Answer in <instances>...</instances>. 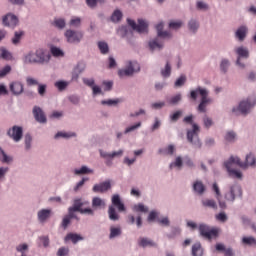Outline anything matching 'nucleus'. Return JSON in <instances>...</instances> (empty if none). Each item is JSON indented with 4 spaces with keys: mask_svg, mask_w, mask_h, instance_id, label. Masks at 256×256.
<instances>
[{
    "mask_svg": "<svg viewBox=\"0 0 256 256\" xmlns=\"http://www.w3.org/2000/svg\"><path fill=\"white\" fill-rule=\"evenodd\" d=\"M201 96V102L198 106V111L200 113H206V107L209 103H211V99L208 98V91L205 88L197 87L195 90L190 92V99L193 101L197 100V96Z\"/></svg>",
    "mask_w": 256,
    "mask_h": 256,
    "instance_id": "f257e3e1",
    "label": "nucleus"
},
{
    "mask_svg": "<svg viewBox=\"0 0 256 256\" xmlns=\"http://www.w3.org/2000/svg\"><path fill=\"white\" fill-rule=\"evenodd\" d=\"M48 60L49 56L45 55L43 49H38L35 53L30 52L24 57L25 64H44Z\"/></svg>",
    "mask_w": 256,
    "mask_h": 256,
    "instance_id": "f03ea898",
    "label": "nucleus"
},
{
    "mask_svg": "<svg viewBox=\"0 0 256 256\" xmlns=\"http://www.w3.org/2000/svg\"><path fill=\"white\" fill-rule=\"evenodd\" d=\"M219 232V228H211L206 224L199 225V233L204 239L212 240L213 238H217L219 236Z\"/></svg>",
    "mask_w": 256,
    "mask_h": 256,
    "instance_id": "7ed1b4c3",
    "label": "nucleus"
},
{
    "mask_svg": "<svg viewBox=\"0 0 256 256\" xmlns=\"http://www.w3.org/2000/svg\"><path fill=\"white\" fill-rule=\"evenodd\" d=\"M193 130L187 131V139L190 144H192L195 148L200 149L202 144L199 140V132L200 128L197 124L192 125Z\"/></svg>",
    "mask_w": 256,
    "mask_h": 256,
    "instance_id": "20e7f679",
    "label": "nucleus"
},
{
    "mask_svg": "<svg viewBox=\"0 0 256 256\" xmlns=\"http://www.w3.org/2000/svg\"><path fill=\"white\" fill-rule=\"evenodd\" d=\"M139 71L140 65L136 61H129L125 69H120L118 71V76L120 78L131 77L134 73H138Z\"/></svg>",
    "mask_w": 256,
    "mask_h": 256,
    "instance_id": "39448f33",
    "label": "nucleus"
},
{
    "mask_svg": "<svg viewBox=\"0 0 256 256\" xmlns=\"http://www.w3.org/2000/svg\"><path fill=\"white\" fill-rule=\"evenodd\" d=\"M230 161L231 162L236 161V165L239 166L242 169H246L248 166L254 167L256 165V158L252 153H250L246 156L245 163L241 162V160L237 156H231Z\"/></svg>",
    "mask_w": 256,
    "mask_h": 256,
    "instance_id": "423d86ee",
    "label": "nucleus"
},
{
    "mask_svg": "<svg viewBox=\"0 0 256 256\" xmlns=\"http://www.w3.org/2000/svg\"><path fill=\"white\" fill-rule=\"evenodd\" d=\"M127 23L133 31H136L139 34H144L148 32V25L142 19H138V24H136L134 20L127 19Z\"/></svg>",
    "mask_w": 256,
    "mask_h": 256,
    "instance_id": "0eeeda50",
    "label": "nucleus"
},
{
    "mask_svg": "<svg viewBox=\"0 0 256 256\" xmlns=\"http://www.w3.org/2000/svg\"><path fill=\"white\" fill-rule=\"evenodd\" d=\"M65 37H66L68 43L79 44V43H81V40H83V32L67 30L65 32Z\"/></svg>",
    "mask_w": 256,
    "mask_h": 256,
    "instance_id": "6e6552de",
    "label": "nucleus"
},
{
    "mask_svg": "<svg viewBox=\"0 0 256 256\" xmlns=\"http://www.w3.org/2000/svg\"><path fill=\"white\" fill-rule=\"evenodd\" d=\"M256 105V98H248L245 101H241L238 107V110L241 112V114H248V112Z\"/></svg>",
    "mask_w": 256,
    "mask_h": 256,
    "instance_id": "1a4fd4ad",
    "label": "nucleus"
},
{
    "mask_svg": "<svg viewBox=\"0 0 256 256\" xmlns=\"http://www.w3.org/2000/svg\"><path fill=\"white\" fill-rule=\"evenodd\" d=\"M7 135L14 141L19 142L23 139V128L19 126H13L7 132Z\"/></svg>",
    "mask_w": 256,
    "mask_h": 256,
    "instance_id": "9d476101",
    "label": "nucleus"
},
{
    "mask_svg": "<svg viewBox=\"0 0 256 256\" xmlns=\"http://www.w3.org/2000/svg\"><path fill=\"white\" fill-rule=\"evenodd\" d=\"M242 196V190L241 187L237 184L231 186L230 192L225 194V199L229 202H234L236 197Z\"/></svg>",
    "mask_w": 256,
    "mask_h": 256,
    "instance_id": "9b49d317",
    "label": "nucleus"
},
{
    "mask_svg": "<svg viewBox=\"0 0 256 256\" xmlns=\"http://www.w3.org/2000/svg\"><path fill=\"white\" fill-rule=\"evenodd\" d=\"M233 165H236V160L231 161V158L224 163V166L226 167L230 177L241 179L242 173L238 170L232 169Z\"/></svg>",
    "mask_w": 256,
    "mask_h": 256,
    "instance_id": "f8f14e48",
    "label": "nucleus"
},
{
    "mask_svg": "<svg viewBox=\"0 0 256 256\" xmlns=\"http://www.w3.org/2000/svg\"><path fill=\"white\" fill-rule=\"evenodd\" d=\"M2 22L4 26L14 29L19 24V19L13 14H7L3 17Z\"/></svg>",
    "mask_w": 256,
    "mask_h": 256,
    "instance_id": "ddd939ff",
    "label": "nucleus"
},
{
    "mask_svg": "<svg viewBox=\"0 0 256 256\" xmlns=\"http://www.w3.org/2000/svg\"><path fill=\"white\" fill-rule=\"evenodd\" d=\"M111 189V182L110 180H106L104 182H101L99 184H95L92 188V191L94 193L103 194Z\"/></svg>",
    "mask_w": 256,
    "mask_h": 256,
    "instance_id": "4468645a",
    "label": "nucleus"
},
{
    "mask_svg": "<svg viewBox=\"0 0 256 256\" xmlns=\"http://www.w3.org/2000/svg\"><path fill=\"white\" fill-rule=\"evenodd\" d=\"M33 115H34L35 120L38 123H41V124L47 123V117L45 116V113L43 112L41 107L34 106Z\"/></svg>",
    "mask_w": 256,
    "mask_h": 256,
    "instance_id": "2eb2a0df",
    "label": "nucleus"
},
{
    "mask_svg": "<svg viewBox=\"0 0 256 256\" xmlns=\"http://www.w3.org/2000/svg\"><path fill=\"white\" fill-rule=\"evenodd\" d=\"M236 54L239 56L238 59H237V65L241 68H244V65L240 63V58L247 59L249 57L248 50L244 47H238L236 49Z\"/></svg>",
    "mask_w": 256,
    "mask_h": 256,
    "instance_id": "dca6fc26",
    "label": "nucleus"
},
{
    "mask_svg": "<svg viewBox=\"0 0 256 256\" xmlns=\"http://www.w3.org/2000/svg\"><path fill=\"white\" fill-rule=\"evenodd\" d=\"M10 91L14 96H19L23 93V84L21 82H12L10 84Z\"/></svg>",
    "mask_w": 256,
    "mask_h": 256,
    "instance_id": "f3484780",
    "label": "nucleus"
},
{
    "mask_svg": "<svg viewBox=\"0 0 256 256\" xmlns=\"http://www.w3.org/2000/svg\"><path fill=\"white\" fill-rule=\"evenodd\" d=\"M81 207H83V203L81 202V200H79V199L75 200L73 207H70L68 209V213L70 214V217L76 218L74 212H81V210H82Z\"/></svg>",
    "mask_w": 256,
    "mask_h": 256,
    "instance_id": "a211bd4d",
    "label": "nucleus"
},
{
    "mask_svg": "<svg viewBox=\"0 0 256 256\" xmlns=\"http://www.w3.org/2000/svg\"><path fill=\"white\" fill-rule=\"evenodd\" d=\"M122 155H123V150L122 149H120L118 151H114L112 153L100 151V156L104 159L120 158V157H122Z\"/></svg>",
    "mask_w": 256,
    "mask_h": 256,
    "instance_id": "6ab92c4d",
    "label": "nucleus"
},
{
    "mask_svg": "<svg viewBox=\"0 0 256 256\" xmlns=\"http://www.w3.org/2000/svg\"><path fill=\"white\" fill-rule=\"evenodd\" d=\"M112 204L114 207L118 209L119 212H124L125 211V206L121 202L120 197L118 194H115L112 196Z\"/></svg>",
    "mask_w": 256,
    "mask_h": 256,
    "instance_id": "aec40b11",
    "label": "nucleus"
},
{
    "mask_svg": "<svg viewBox=\"0 0 256 256\" xmlns=\"http://www.w3.org/2000/svg\"><path fill=\"white\" fill-rule=\"evenodd\" d=\"M65 241H72L73 244H77L79 241H83V236L77 233H68L65 237Z\"/></svg>",
    "mask_w": 256,
    "mask_h": 256,
    "instance_id": "412c9836",
    "label": "nucleus"
},
{
    "mask_svg": "<svg viewBox=\"0 0 256 256\" xmlns=\"http://www.w3.org/2000/svg\"><path fill=\"white\" fill-rule=\"evenodd\" d=\"M50 217H51V210H49V209H42V210L38 211V220L40 222H45Z\"/></svg>",
    "mask_w": 256,
    "mask_h": 256,
    "instance_id": "4be33fe9",
    "label": "nucleus"
},
{
    "mask_svg": "<svg viewBox=\"0 0 256 256\" xmlns=\"http://www.w3.org/2000/svg\"><path fill=\"white\" fill-rule=\"evenodd\" d=\"M246 34H247V27L245 26H241L237 29L236 31V38L240 41L243 42L244 39L246 38Z\"/></svg>",
    "mask_w": 256,
    "mask_h": 256,
    "instance_id": "5701e85b",
    "label": "nucleus"
},
{
    "mask_svg": "<svg viewBox=\"0 0 256 256\" xmlns=\"http://www.w3.org/2000/svg\"><path fill=\"white\" fill-rule=\"evenodd\" d=\"M138 244L142 248L156 247V243L155 242H153L152 240H150L148 238H145V237L140 238Z\"/></svg>",
    "mask_w": 256,
    "mask_h": 256,
    "instance_id": "b1692460",
    "label": "nucleus"
},
{
    "mask_svg": "<svg viewBox=\"0 0 256 256\" xmlns=\"http://www.w3.org/2000/svg\"><path fill=\"white\" fill-rule=\"evenodd\" d=\"M157 35L159 38H170L171 35L167 31H163V23H159L156 25Z\"/></svg>",
    "mask_w": 256,
    "mask_h": 256,
    "instance_id": "393cba45",
    "label": "nucleus"
},
{
    "mask_svg": "<svg viewBox=\"0 0 256 256\" xmlns=\"http://www.w3.org/2000/svg\"><path fill=\"white\" fill-rule=\"evenodd\" d=\"M193 190L198 195H202L205 192V185L201 181H195L193 184Z\"/></svg>",
    "mask_w": 256,
    "mask_h": 256,
    "instance_id": "a878e982",
    "label": "nucleus"
},
{
    "mask_svg": "<svg viewBox=\"0 0 256 256\" xmlns=\"http://www.w3.org/2000/svg\"><path fill=\"white\" fill-rule=\"evenodd\" d=\"M202 204H203V207H205V208H210L213 210L218 209L217 203L213 199H204V200H202Z\"/></svg>",
    "mask_w": 256,
    "mask_h": 256,
    "instance_id": "bb28decb",
    "label": "nucleus"
},
{
    "mask_svg": "<svg viewBox=\"0 0 256 256\" xmlns=\"http://www.w3.org/2000/svg\"><path fill=\"white\" fill-rule=\"evenodd\" d=\"M192 256H203V249L201 247V244L195 243L192 246Z\"/></svg>",
    "mask_w": 256,
    "mask_h": 256,
    "instance_id": "cd10ccee",
    "label": "nucleus"
},
{
    "mask_svg": "<svg viewBox=\"0 0 256 256\" xmlns=\"http://www.w3.org/2000/svg\"><path fill=\"white\" fill-rule=\"evenodd\" d=\"M122 234V230L120 227H110V235L109 238L110 239H114L116 237H119Z\"/></svg>",
    "mask_w": 256,
    "mask_h": 256,
    "instance_id": "c85d7f7f",
    "label": "nucleus"
},
{
    "mask_svg": "<svg viewBox=\"0 0 256 256\" xmlns=\"http://www.w3.org/2000/svg\"><path fill=\"white\" fill-rule=\"evenodd\" d=\"M242 243L247 246L256 247V238L253 236L243 237Z\"/></svg>",
    "mask_w": 256,
    "mask_h": 256,
    "instance_id": "c756f323",
    "label": "nucleus"
},
{
    "mask_svg": "<svg viewBox=\"0 0 256 256\" xmlns=\"http://www.w3.org/2000/svg\"><path fill=\"white\" fill-rule=\"evenodd\" d=\"M75 175H85L93 173V170L89 169L87 166H82L80 169L74 170Z\"/></svg>",
    "mask_w": 256,
    "mask_h": 256,
    "instance_id": "7c9ffc66",
    "label": "nucleus"
},
{
    "mask_svg": "<svg viewBox=\"0 0 256 256\" xmlns=\"http://www.w3.org/2000/svg\"><path fill=\"white\" fill-rule=\"evenodd\" d=\"M92 206H93V208L97 209V208L104 207L105 203L101 198L94 197L93 200H92Z\"/></svg>",
    "mask_w": 256,
    "mask_h": 256,
    "instance_id": "2f4dec72",
    "label": "nucleus"
},
{
    "mask_svg": "<svg viewBox=\"0 0 256 256\" xmlns=\"http://www.w3.org/2000/svg\"><path fill=\"white\" fill-rule=\"evenodd\" d=\"M98 48L102 55H106L109 52V47L106 42H103V41L98 42Z\"/></svg>",
    "mask_w": 256,
    "mask_h": 256,
    "instance_id": "473e14b6",
    "label": "nucleus"
},
{
    "mask_svg": "<svg viewBox=\"0 0 256 256\" xmlns=\"http://www.w3.org/2000/svg\"><path fill=\"white\" fill-rule=\"evenodd\" d=\"M163 45L159 42L158 39L152 40L149 42V48L151 51L155 50V49H162Z\"/></svg>",
    "mask_w": 256,
    "mask_h": 256,
    "instance_id": "72a5a7b5",
    "label": "nucleus"
},
{
    "mask_svg": "<svg viewBox=\"0 0 256 256\" xmlns=\"http://www.w3.org/2000/svg\"><path fill=\"white\" fill-rule=\"evenodd\" d=\"M183 115L182 110H177L173 114L170 115V120L172 123H176Z\"/></svg>",
    "mask_w": 256,
    "mask_h": 256,
    "instance_id": "f704fd0d",
    "label": "nucleus"
},
{
    "mask_svg": "<svg viewBox=\"0 0 256 256\" xmlns=\"http://www.w3.org/2000/svg\"><path fill=\"white\" fill-rule=\"evenodd\" d=\"M181 100H182L181 94H177L168 99V104L174 106V105H177Z\"/></svg>",
    "mask_w": 256,
    "mask_h": 256,
    "instance_id": "c9c22d12",
    "label": "nucleus"
},
{
    "mask_svg": "<svg viewBox=\"0 0 256 256\" xmlns=\"http://www.w3.org/2000/svg\"><path fill=\"white\" fill-rule=\"evenodd\" d=\"M108 214H109L110 220L112 221H117L119 219V216L116 213L115 208L113 206L109 207Z\"/></svg>",
    "mask_w": 256,
    "mask_h": 256,
    "instance_id": "e433bc0d",
    "label": "nucleus"
},
{
    "mask_svg": "<svg viewBox=\"0 0 256 256\" xmlns=\"http://www.w3.org/2000/svg\"><path fill=\"white\" fill-rule=\"evenodd\" d=\"M161 75H162V77H164V78L170 77V75H171V66H170L169 62H167L165 68L162 69Z\"/></svg>",
    "mask_w": 256,
    "mask_h": 256,
    "instance_id": "4c0bfd02",
    "label": "nucleus"
},
{
    "mask_svg": "<svg viewBox=\"0 0 256 256\" xmlns=\"http://www.w3.org/2000/svg\"><path fill=\"white\" fill-rule=\"evenodd\" d=\"M0 58L3 60H11V53L5 48L0 49Z\"/></svg>",
    "mask_w": 256,
    "mask_h": 256,
    "instance_id": "58836bf2",
    "label": "nucleus"
},
{
    "mask_svg": "<svg viewBox=\"0 0 256 256\" xmlns=\"http://www.w3.org/2000/svg\"><path fill=\"white\" fill-rule=\"evenodd\" d=\"M121 18H122V13H121V11L116 10V11H114V13H113V15H112V17H111V21H112L113 23H118V22L121 20Z\"/></svg>",
    "mask_w": 256,
    "mask_h": 256,
    "instance_id": "ea45409f",
    "label": "nucleus"
},
{
    "mask_svg": "<svg viewBox=\"0 0 256 256\" xmlns=\"http://www.w3.org/2000/svg\"><path fill=\"white\" fill-rule=\"evenodd\" d=\"M183 23L181 21H171L169 23V28L171 30H179L182 27Z\"/></svg>",
    "mask_w": 256,
    "mask_h": 256,
    "instance_id": "a19ab883",
    "label": "nucleus"
},
{
    "mask_svg": "<svg viewBox=\"0 0 256 256\" xmlns=\"http://www.w3.org/2000/svg\"><path fill=\"white\" fill-rule=\"evenodd\" d=\"M67 86H69V83L65 82V81H57L55 83V87L59 90V91H64L65 89H67Z\"/></svg>",
    "mask_w": 256,
    "mask_h": 256,
    "instance_id": "79ce46f5",
    "label": "nucleus"
},
{
    "mask_svg": "<svg viewBox=\"0 0 256 256\" xmlns=\"http://www.w3.org/2000/svg\"><path fill=\"white\" fill-rule=\"evenodd\" d=\"M102 105H107V106H116L118 103H120V99H108V100H103L101 101Z\"/></svg>",
    "mask_w": 256,
    "mask_h": 256,
    "instance_id": "37998d69",
    "label": "nucleus"
},
{
    "mask_svg": "<svg viewBox=\"0 0 256 256\" xmlns=\"http://www.w3.org/2000/svg\"><path fill=\"white\" fill-rule=\"evenodd\" d=\"M0 161L2 163H9L11 162V157L7 156L5 154V151H3V149L0 148Z\"/></svg>",
    "mask_w": 256,
    "mask_h": 256,
    "instance_id": "c03bdc74",
    "label": "nucleus"
},
{
    "mask_svg": "<svg viewBox=\"0 0 256 256\" xmlns=\"http://www.w3.org/2000/svg\"><path fill=\"white\" fill-rule=\"evenodd\" d=\"M75 133H67V132H58L55 135V139H59V138H71L74 137Z\"/></svg>",
    "mask_w": 256,
    "mask_h": 256,
    "instance_id": "a18cd8bd",
    "label": "nucleus"
},
{
    "mask_svg": "<svg viewBox=\"0 0 256 256\" xmlns=\"http://www.w3.org/2000/svg\"><path fill=\"white\" fill-rule=\"evenodd\" d=\"M188 27L191 32L195 33L199 28V24L197 21L191 20L188 24Z\"/></svg>",
    "mask_w": 256,
    "mask_h": 256,
    "instance_id": "49530a36",
    "label": "nucleus"
},
{
    "mask_svg": "<svg viewBox=\"0 0 256 256\" xmlns=\"http://www.w3.org/2000/svg\"><path fill=\"white\" fill-rule=\"evenodd\" d=\"M215 218L217 221H219L221 223H225L228 219L225 212H220V213L216 214Z\"/></svg>",
    "mask_w": 256,
    "mask_h": 256,
    "instance_id": "de8ad7c7",
    "label": "nucleus"
},
{
    "mask_svg": "<svg viewBox=\"0 0 256 256\" xmlns=\"http://www.w3.org/2000/svg\"><path fill=\"white\" fill-rule=\"evenodd\" d=\"M74 217H71V214H68L67 216H65L63 218V221H62V227L64 229H67V227L69 226V224H71V219H73Z\"/></svg>",
    "mask_w": 256,
    "mask_h": 256,
    "instance_id": "09e8293b",
    "label": "nucleus"
},
{
    "mask_svg": "<svg viewBox=\"0 0 256 256\" xmlns=\"http://www.w3.org/2000/svg\"><path fill=\"white\" fill-rule=\"evenodd\" d=\"M51 54L54 57H63V51L57 47H51Z\"/></svg>",
    "mask_w": 256,
    "mask_h": 256,
    "instance_id": "8fccbe9b",
    "label": "nucleus"
},
{
    "mask_svg": "<svg viewBox=\"0 0 256 256\" xmlns=\"http://www.w3.org/2000/svg\"><path fill=\"white\" fill-rule=\"evenodd\" d=\"M11 73V66L6 65L2 69H0V78L7 76V74Z\"/></svg>",
    "mask_w": 256,
    "mask_h": 256,
    "instance_id": "3c124183",
    "label": "nucleus"
},
{
    "mask_svg": "<svg viewBox=\"0 0 256 256\" xmlns=\"http://www.w3.org/2000/svg\"><path fill=\"white\" fill-rule=\"evenodd\" d=\"M182 158L180 156L176 157L175 162L170 164V169H172L173 167H177V168H181L182 167Z\"/></svg>",
    "mask_w": 256,
    "mask_h": 256,
    "instance_id": "603ef678",
    "label": "nucleus"
},
{
    "mask_svg": "<svg viewBox=\"0 0 256 256\" xmlns=\"http://www.w3.org/2000/svg\"><path fill=\"white\" fill-rule=\"evenodd\" d=\"M134 210L136 212H141V213H147L148 212V208L145 207L143 204L139 203L137 205L134 206Z\"/></svg>",
    "mask_w": 256,
    "mask_h": 256,
    "instance_id": "864d4df0",
    "label": "nucleus"
},
{
    "mask_svg": "<svg viewBox=\"0 0 256 256\" xmlns=\"http://www.w3.org/2000/svg\"><path fill=\"white\" fill-rule=\"evenodd\" d=\"M186 82V77L184 75H181L175 82V87H182Z\"/></svg>",
    "mask_w": 256,
    "mask_h": 256,
    "instance_id": "5fc2aeb1",
    "label": "nucleus"
},
{
    "mask_svg": "<svg viewBox=\"0 0 256 256\" xmlns=\"http://www.w3.org/2000/svg\"><path fill=\"white\" fill-rule=\"evenodd\" d=\"M22 36H23V32H15L14 38L12 39V43L14 45L19 44V41H21Z\"/></svg>",
    "mask_w": 256,
    "mask_h": 256,
    "instance_id": "6e6d98bb",
    "label": "nucleus"
},
{
    "mask_svg": "<svg viewBox=\"0 0 256 256\" xmlns=\"http://www.w3.org/2000/svg\"><path fill=\"white\" fill-rule=\"evenodd\" d=\"M141 127V122L136 123L135 125H132L130 127H127L126 130L124 131L125 134H128L130 132L135 131L136 129Z\"/></svg>",
    "mask_w": 256,
    "mask_h": 256,
    "instance_id": "4d7b16f0",
    "label": "nucleus"
},
{
    "mask_svg": "<svg viewBox=\"0 0 256 256\" xmlns=\"http://www.w3.org/2000/svg\"><path fill=\"white\" fill-rule=\"evenodd\" d=\"M29 249V246L27 244H20L16 247V251L20 252L22 255L25 254V251Z\"/></svg>",
    "mask_w": 256,
    "mask_h": 256,
    "instance_id": "13d9d810",
    "label": "nucleus"
},
{
    "mask_svg": "<svg viewBox=\"0 0 256 256\" xmlns=\"http://www.w3.org/2000/svg\"><path fill=\"white\" fill-rule=\"evenodd\" d=\"M33 141V138L30 136V134L25 135V147L26 150L31 149V142Z\"/></svg>",
    "mask_w": 256,
    "mask_h": 256,
    "instance_id": "bf43d9fd",
    "label": "nucleus"
},
{
    "mask_svg": "<svg viewBox=\"0 0 256 256\" xmlns=\"http://www.w3.org/2000/svg\"><path fill=\"white\" fill-rule=\"evenodd\" d=\"M69 255V248L61 247L58 249L57 256H67Z\"/></svg>",
    "mask_w": 256,
    "mask_h": 256,
    "instance_id": "052dcab7",
    "label": "nucleus"
},
{
    "mask_svg": "<svg viewBox=\"0 0 256 256\" xmlns=\"http://www.w3.org/2000/svg\"><path fill=\"white\" fill-rule=\"evenodd\" d=\"M235 137H236V134L233 131H229L225 136V140L227 142H233L235 140Z\"/></svg>",
    "mask_w": 256,
    "mask_h": 256,
    "instance_id": "680f3d73",
    "label": "nucleus"
},
{
    "mask_svg": "<svg viewBox=\"0 0 256 256\" xmlns=\"http://www.w3.org/2000/svg\"><path fill=\"white\" fill-rule=\"evenodd\" d=\"M203 123H204L205 128H207V129H209L213 125L212 119L209 118L208 116H205L203 118Z\"/></svg>",
    "mask_w": 256,
    "mask_h": 256,
    "instance_id": "e2e57ef3",
    "label": "nucleus"
},
{
    "mask_svg": "<svg viewBox=\"0 0 256 256\" xmlns=\"http://www.w3.org/2000/svg\"><path fill=\"white\" fill-rule=\"evenodd\" d=\"M47 92V85L40 84L38 86V94L43 97L45 96V93Z\"/></svg>",
    "mask_w": 256,
    "mask_h": 256,
    "instance_id": "0e129e2a",
    "label": "nucleus"
},
{
    "mask_svg": "<svg viewBox=\"0 0 256 256\" xmlns=\"http://www.w3.org/2000/svg\"><path fill=\"white\" fill-rule=\"evenodd\" d=\"M228 67H229V61L226 60V59L222 60L221 65H220L221 71H222L223 73H226Z\"/></svg>",
    "mask_w": 256,
    "mask_h": 256,
    "instance_id": "69168bd1",
    "label": "nucleus"
},
{
    "mask_svg": "<svg viewBox=\"0 0 256 256\" xmlns=\"http://www.w3.org/2000/svg\"><path fill=\"white\" fill-rule=\"evenodd\" d=\"M54 24H55V26H56L57 28H59V29L65 28V20H63V19H56V20L54 21Z\"/></svg>",
    "mask_w": 256,
    "mask_h": 256,
    "instance_id": "338daca9",
    "label": "nucleus"
},
{
    "mask_svg": "<svg viewBox=\"0 0 256 256\" xmlns=\"http://www.w3.org/2000/svg\"><path fill=\"white\" fill-rule=\"evenodd\" d=\"M213 191H214L215 194H216V199H217V201H219V198H221V193H220V189H219L217 183H214V184H213Z\"/></svg>",
    "mask_w": 256,
    "mask_h": 256,
    "instance_id": "774afa93",
    "label": "nucleus"
}]
</instances>
